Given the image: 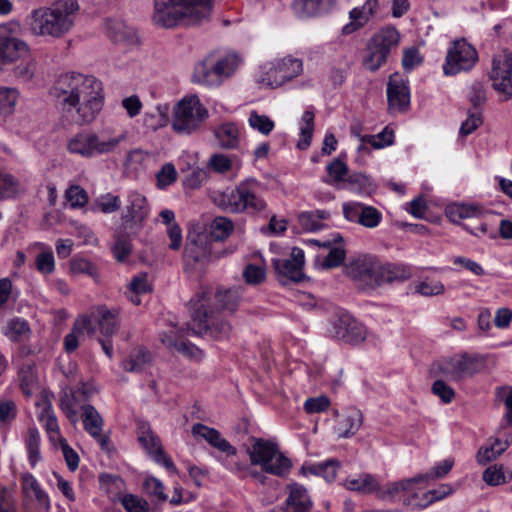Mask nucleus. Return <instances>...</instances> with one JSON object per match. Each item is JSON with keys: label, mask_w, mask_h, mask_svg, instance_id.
I'll list each match as a JSON object with an SVG mask.
<instances>
[{"label": "nucleus", "mask_w": 512, "mask_h": 512, "mask_svg": "<svg viewBox=\"0 0 512 512\" xmlns=\"http://www.w3.org/2000/svg\"><path fill=\"white\" fill-rule=\"evenodd\" d=\"M510 443H501V447L495 448L492 446L481 447L477 452V461L481 465H485L488 462L495 460L500 456L508 447Z\"/></svg>", "instance_id": "nucleus-55"}, {"label": "nucleus", "mask_w": 512, "mask_h": 512, "mask_svg": "<svg viewBox=\"0 0 512 512\" xmlns=\"http://www.w3.org/2000/svg\"><path fill=\"white\" fill-rule=\"evenodd\" d=\"M152 360L150 352L138 347L133 349L127 359L122 363L123 369L127 372H141L150 365Z\"/></svg>", "instance_id": "nucleus-38"}, {"label": "nucleus", "mask_w": 512, "mask_h": 512, "mask_svg": "<svg viewBox=\"0 0 512 512\" xmlns=\"http://www.w3.org/2000/svg\"><path fill=\"white\" fill-rule=\"evenodd\" d=\"M30 333V328L27 321L16 318L12 319L7 323V329L5 331V335L11 341H19L23 337L27 336Z\"/></svg>", "instance_id": "nucleus-50"}, {"label": "nucleus", "mask_w": 512, "mask_h": 512, "mask_svg": "<svg viewBox=\"0 0 512 512\" xmlns=\"http://www.w3.org/2000/svg\"><path fill=\"white\" fill-rule=\"evenodd\" d=\"M303 63L300 59L290 56L278 60L261 77L260 82L268 87L276 88L300 75Z\"/></svg>", "instance_id": "nucleus-16"}, {"label": "nucleus", "mask_w": 512, "mask_h": 512, "mask_svg": "<svg viewBox=\"0 0 512 512\" xmlns=\"http://www.w3.org/2000/svg\"><path fill=\"white\" fill-rule=\"evenodd\" d=\"M363 416L360 410L352 408L345 412L337 421L335 430L339 437L348 438L353 436L361 427Z\"/></svg>", "instance_id": "nucleus-31"}, {"label": "nucleus", "mask_w": 512, "mask_h": 512, "mask_svg": "<svg viewBox=\"0 0 512 512\" xmlns=\"http://www.w3.org/2000/svg\"><path fill=\"white\" fill-rule=\"evenodd\" d=\"M18 98L15 89L0 88V114L8 115L12 113Z\"/></svg>", "instance_id": "nucleus-54"}, {"label": "nucleus", "mask_w": 512, "mask_h": 512, "mask_svg": "<svg viewBox=\"0 0 512 512\" xmlns=\"http://www.w3.org/2000/svg\"><path fill=\"white\" fill-rule=\"evenodd\" d=\"M328 217L329 213L324 210L306 211L302 212L298 216V221L304 230L316 231L320 230L323 227L320 221L327 219Z\"/></svg>", "instance_id": "nucleus-44"}, {"label": "nucleus", "mask_w": 512, "mask_h": 512, "mask_svg": "<svg viewBox=\"0 0 512 512\" xmlns=\"http://www.w3.org/2000/svg\"><path fill=\"white\" fill-rule=\"evenodd\" d=\"M453 492V489L448 484H441L438 488L432 489L422 493V500L415 501L413 504V508H426L431 503L441 500L444 497L450 495Z\"/></svg>", "instance_id": "nucleus-45"}, {"label": "nucleus", "mask_w": 512, "mask_h": 512, "mask_svg": "<svg viewBox=\"0 0 512 512\" xmlns=\"http://www.w3.org/2000/svg\"><path fill=\"white\" fill-rule=\"evenodd\" d=\"M389 111L405 112L410 105V91L407 82L398 74L390 76L387 84Z\"/></svg>", "instance_id": "nucleus-20"}, {"label": "nucleus", "mask_w": 512, "mask_h": 512, "mask_svg": "<svg viewBox=\"0 0 512 512\" xmlns=\"http://www.w3.org/2000/svg\"><path fill=\"white\" fill-rule=\"evenodd\" d=\"M249 125L263 135H268L274 129V122L266 115L251 111L248 119Z\"/></svg>", "instance_id": "nucleus-51"}, {"label": "nucleus", "mask_w": 512, "mask_h": 512, "mask_svg": "<svg viewBox=\"0 0 512 512\" xmlns=\"http://www.w3.org/2000/svg\"><path fill=\"white\" fill-rule=\"evenodd\" d=\"M303 265L304 252L297 247L292 249L290 259L273 260V266L279 276L293 282H300L304 278Z\"/></svg>", "instance_id": "nucleus-22"}, {"label": "nucleus", "mask_w": 512, "mask_h": 512, "mask_svg": "<svg viewBox=\"0 0 512 512\" xmlns=\"http://www.w3.org/2000/svg\"><path fill=\"white\" fill-rule=\"evenodd\" d=\"M210 65L212 66L211 73L213 85L219 86L222 82L229 78L237 69L239 60L236 55H226L217 58L214 55H209Z\"/></svg>", "instance_id": "nucleus-27"}, {"label": "nucleus", "mask_w": 512, "mask_h": 512, "mask_svg": "<svg viewBox=\"0 0 512 512\" xmlns=\"http://www.w3.org/2000/svg\"><path fill=\"white\" fill-rule=\"evenodd\" d=\"M208 115L199 97L189 95L174 106L171 127L177 134L190 135L202 127Z\"/></svg>", "instance_id": "nucleus-7"}, {"label": "nucleus", "mask_w": 512, "mask_h": 512, "mask_svg": "<svg viewBox=\"0 0 512 512\" xmlns=\"http://www.w3.org/2000/svg\"><path fill=\"white\" fill-rule=\"evenodd\" d=\"M82 422L85 431L93 438L100 437V433L103 431V418L96 410V408L90 404L82 406Z\"/></svg>", "instance_id": "nucleus-35"}, {"label": "nucleus", "mask_w": 512, "mask_h": 512, "mask_svg": "<svg viewBox=\"0 0 512 512\" xmlns=\"http://www.w3.org/2000/svg\"><path fill=\"white\" fill-rule=\"evenodd\" d=\"M217 146L224 150L238 149L240 145V130L233 122H225L213 129Z\"/></svg>", "instance_id": "nucleus-29"}, {"label": "nucleus", "mask_w": 512, "mask_h": 512, "mask_svg": "<svg viewBox=\"0 0 512 512\" xmlns=\"http://www.w3.org/2000/svg\"><path fill=\"white\" fill-rule=\"evenodd\" d=\"M234 230L233 222L223 216L215 217L210 224V236L215 241H224Z\"/></svg>", "instance_id": "nucleus-43"}, {"label": "nucleus", "mask_w": 512, "mask_h": 512, "mask_svg": "<svg viewBox=\"0 0 512 512\" xmlns=\"http://www.w3.org/2000/svg\"><path fill=\"white\" fill-rule=\"evenodd\" d=\"M39 421L43 424L51 439L59 435V426L50 403H45L39 415Z\"/></svg>", "instance_id": "nucleus-49"}, {"label": "nucleus", "mask_w": 512, "mask_h": 512, "mask_svg": "<svg viewBox=\"0 0 512 512\" xmlns=\"http://www.w3.org/2000/svg\"><path fill=\"white\" fill-rule=\"evenodd\" d=\"M209 289L197 291L189 301L191 323L187 326V335H209L214 339H226L232 332V326L210 308Z\"/></svg>", "instance_id": "nucleus-3"}, {"label": "nucleus", "mask_w": 512, "mask_h": 512, "mask_svg": "<svg viewBox=\"0 0 512 512\" xmlns=\"http://www.w3.org/2000/svg\"><path fill=\"white\" fill-rule=\"evenodd\" d=\"M380 260L372 255H359L345 266V273L370 288L379 286Z\"/></svg>", "instance_id": "nucleus-12"}, {"label": "nucleus", "mask_w": 512, "mask_h": 512, "mask_svg": "<svg viewBox=\"0 0 512 512\" xmlns=\"http://www.w3.org/2000/svg\"><path fill=\"white\" fill-rule=\"evenodd\" d=\"M446 214L452 222L457 223L462 219L479 215L480 209L473 205L455 204L447 207Z\"/></svg>", "instance_id": "nucleus-46"}, {"label": "nucleus", "mask_w": 512, "mask_h": 512, "mask_svg": "<svg viewBox=\"0 0 512 512\" xmlns=\"http://www.w3.org/2000/svg\"><path fill=\"white\" fill-rule=\"evenodd\" d=\"M149 214V206L145 196L132 192L128 197V205L121 217L120 226L123 231L139 234Z\"/></svg>", "instance_id": "nucleus-15"}, {"label": "nucleus", "mask_w": 512, "mask_h": 512, "mask_svg": "<svg viewBox=\"0 0 512 512\" xmlns=\"http://www.w3.org/2000/svg\"><path fill=\"white\" fill-rule=\"evenodd\" d=\"M191 432L193 436H199L205 439L211 446L225 453L227 456H235L237 454V449L223 438L221 433L214 428L201 423H196L192 426Z\"/></svg>", "instance_id": "nucleus-25"}, {"label": "nucleus", "mask_w": 512, "mask_h": 512, "mask_svg": "<svg viewBox=\"0 0 512 512\" xmlns=\"http://www.w3.org/2000/svg\"><path fill=\"white\" fill-rule=\"evenodd\" d=\"M329 176L334 179V182L346 181L348 176V167L340 159H335L332 163L327 166Z\"/></svg>", "instance_id": "nucleus-64"}, {"label": "nucleus", "mask_w": 512, "mask_h": 512, "mask_svg": "<svg viewBox=\"0 0 512 512\" xmlns=\"http://www.w3.org/2000/svg\"><path fill=\"white\" fill-rule=\"evenodd\" d=\"M340 463L336 460H328L324 463H320L311 468V471L314 474L321 475L325 478L326 481L331 482L335 480L337 469L339 468Z\"/></svg>", "instance_id": "nucleus-57"}, {"label": "nucleus", "mask_w": 512, "mask_h": 512, "mask_svg": "<svg viewBox=\"0 0 512 512\" xmlns=\"http://www.w3.org/2000/svg\"><path fill=\"white\" fill-rule=\"evenodd\" d=\"M411 276V269L404 264H383L380 262L379 286L383 283L404 281Z\"/></svg>", "instance_id": "nucleus-36"}, {"label": "nucleus", "mask_w": 512, "mask_h": 512, "mask_svg": "<svg viewBox=\"0 0 512 512\" xmlns=\"http://www.w3.org/2000/svg\"><path fill=\"white\" fill-rule=\"evenodd\" d=\"M478 60V55L465 40L454 41L448 50L443 71L446 75H456L461 71L471 69Z\"/></svg>", "instance_id": "nucleus-13"}, {"label": "nucleus", "mask_w": 512, "mask_h": 512, "mask_svg": "<svg viewBox=\"0 0 512 512\" xmlns=\"http://www.w3.org/2000/svg\"><path fill=\"white\" fill-rule=\"evenodd\" d=\"M66 198L73 208L83 207L88 201L86 191L77 185L71 186L67 189Z\"/></svg>", "instance_id": "nucleus-59"}, {"label": "nucleus", "mask_w": 512, "mask_h": 512, "mask_svg": "<svg viewBox=\"0 0 512 512\" xmlns=\"http://www.w3.org/2000/svg\"><path fill=\"white\" fill-rule=\"evenodd\" d=\"M265 276V269L254 264H248L243 271L245 282L250 285L262 283L265 280Z\"/></svg>", "instance_id": "nucleus-58"}, {"label": "nucleus", "mask_w": 512, "mask_h": 512, "mask_svg": "<svg viewBox=\"0 0 512 512\" xmlns=\"http://www.w3.org/2000/svg\"><path fill=\"white\" fill-rule=\"evenodd\" d=\"M84 331H87L89 334L94 333L91 318L86 315L77 319L71 332L64 337V349L66 352L71 353L77 349Z\"/></svg>", "instance_id": "nucleus-33"}, {"label": "nucleus", "mask_w": 512, "mask_h": 512, "mask_svg": "<svg viewBox=\"0 0 512 512\" xmlns=\"http://www.w3.org/2000/svg\"><path fill=\"white\" fill-rule=\"evenodd\" d=\"M432 392L444 403H450L455 397L454 389L442 379H438L433 383Z\"/></svg>", "instance_id": "nucleus-61"}, {"label": "nucleus", "mask_w": 512, "mask_h": 512, "mask_svg": "<svg viewBox=\"0 0 512 512\" xmlns=\"http://www.w3.org/2000/svg\"><path fill=\"white\" fill-rule=\"evenodd\" d=\"M303 125L300 128L302 139L298 142V148L300 150L307 149L312 140L313 130H314V113L310 110H307L303 113L302 116Z\"/></svg>", "instance_id": "nucleus-48"}, {"label": "nucleus", "mask_w": 512, "mask_h": 512, "mask_svg": "<svg viewBox=\"0 0 512 512\" xmlns=\"http://www.w3.org/2000/svg\"><path fill=\"white\" fill-rule=\"evenodd\" d=\"M343 237L340 234H336L332 239L320 242L318 240H311V243L329 249L328 255L322 262L324 269H332L339 267L346 258V251L344 246L341 244Z\"/></svg>", "instance_id": "nucleus-26"}, {"label": "nucleus", "mask_w": 512, "mask_h": 512, "mask_svg": "<svg viewBox=\"0 0 512 512\" xmlns=\"http://www.w3.org/2000/svg\"><path fill=\"white\" fill-rule=\"evenodd\" d=\"M311 508L312 502L307 490L296 483L290 485L282 512H311Z\"/></svg>", "instance_id": "nucleus-28"}, {"label": "nucleus", "mask_w": 512, "mask_h": 512, "mask_svg": "<svg viewBox=\"0 0 512 512\" xmlns=\"http://www.w3.org/2000/svg\"><path fill=\"white\" fill-rule=\"evenodd\" d=\"M21 30V24L17 21L0 26V70L3 66L30 54L27 42L16 37Z\"/></svg>", "instance_id": "nucleus-11"}, {"label": "nucleus", "mask_w": 512, "mask_h": 512, "mask_svg": "<svg viewBox=\"0 0 512 512\" xmlns=\"http://www.w3.org/2000/svg\"><path fill=\"white\" fill-rule=\"evenodd\" d=\"M98 325L105 336L113 335L119 327L118 310L108 309L106 306L97 307Z\"/></svg>", "instance_id": "nucleus-39"}, {"label": "nucleus", "mask_w": 512, "mask_h": 512, "mask_svg": "<svg viewBox=\"0 0 512 512\" xmlns=\"http://www.w3.org/2000/svg\"><path fill=\"white\" fill-rule=\"evenodd\" d=\"M427 477V475H417L412 478L389 483L385 486L378 484V490H376L375 494L381 500L392 501L400 492L406 493V491H410L413 485L422 484Z\"/></svg>", "instance_id": "nucleus-30"}, {"label": "nucleus", "mask_w": 512, "mask_h": 512, "mask_svg": "<svg viewBox=\"0 0 512 512\" xmlns=\"http://www.w3.org/2000/svg\"><path fill=\"white\" fill-rule=\"evenodd\" d=\"M483 480L488 485L497 486L505 483L506 477L501 466L493 465L483 472Z\"/></svg>", "instance_id": "nucleus-63"}, {"label": "nucleus", "mask_w": 512, "mask_h": 512, "mask_svg": "<svg viewBox=\"0 0 512 512\" xmlns=\"http://www.w3.org/2000/svg\"><path fill=\"white\" fill-rule=\"evenodd\" d=\"M343 214L348 221L358 223L366 228H375L382 219L381 213L375 207L359 202L345 203Z\"/></svg>", "instance_id": "nucleus-21"}, {"label": "nucleus", "mask_w": 512, "mask_h": 512, "mask_svg": "<svg viewBox=\"0 0 512 512\" xmlns=\"http://www.w3.org/2000/svg\"><path fill=\"white\" fill-rule=\"evenodd\" d=\"M138 441L157 463L165 466L170 471L176 470L171 458L165 454L160 439L153 433L148 424L139 423Z\"/></svg>", "instance_id": "nucleus-19"}, {"label": "nucleus", "mask_w": 512, "mask_h": 512, "mask_svg": "<svg viewBox=\"0 0 512 512\" xmlns=\"http://www.w3.org/2000/svg\"><path fill=\"white\" fill-rule=\"evenodd\" d=\"M330 333L350 344H358L366 338L364 326L348 313L339 314L332 320Z\"/></svg>", "instance_id": "nucleus-18"}, {"label": "nucleus", "mask_w": 512, "mask_h": 512, "mask_svg": "<svg viewBox=\"0 0 512 512\" xmlns=\"http://www.w3.org/2000/svg\"><path fill=\"white\" fill-rule=\"evenodd\" d=\"M203 289H209L211 293V302L210 308H213L215 312L220 310H229L234 311L239 303V297L236 291L227 290V291H218L216 294H213L212 289L209 287H201L199 291Z\"/></svg>", "instance_id": "nucleus-34"}, {"label": "nucleus", "mask_w": 512, "mask_h": 512, "mask_svg": "<svg viewBox=\"0 0 512 512\" xmlns=\"http://www.w3.org/2000/svg\"><path fill=\"white\" fill-rule=\"evenodd\" d=\"M399 43V33L394 27H385L368 42L363 66L369 71L378 70L386 61L393 48Z\"/></svg>", "instance_id": "nucleus-10"}, {"label": "nucleus", "mask_w": 512, "mask_h": 512, "mask_svg": "<svg viewBox=\"0 0 512 512\" xmlns=\"http://www.w3.org/2000/svg\"><path fill=\"white\" fill-rule=\"evenodd\" d=\"M394 133L392 130L385 128L382 132L377 135H364L361 137L362 143H369L374 148L379 149L384 146L390 145L393 143Z\"/></svg>", "instance_id": "nucleus-52"}, {"label": "nucleus", "mask_w": 512, "mask_h": 512, "mask_svg": "<svg viewBox=\"0 0 512 512\" xmlns=\"http://www.w3.org/2000/svg\"><path fill=\"white\" fill-rule=\"evenodd\" d=\"M51 95L62 111H74L75 120L80 124L92 122L103 106L101 81L80 73L60 75L52 87Z\"/></svg>", "instance_id": "nucleus-1"}, {"label": "nucleus", "mask_w": 512, "mask_h": 512, "mask_svg": "<svg viewBox=\"0 0 512 512\" xmlns=\"http://www.w3.org/2000/svg\"><path fill=\"white\" fill-rule=\"evenodd\" d=\"M445 288L440 281L425 280L416 286V291L423 296H436L443 294Z\"/></svg>", "instance_id": "nucleus-60"}, {"label": "nucleus", "mask_w": 512, "mask_h": 512, "mask_svg": "<svg viewBox=\"0 0 512 512\" xmlns=\"http://www.w3.org/2000/svg\"><path fill=\"white\" fill-rule=\"evenodd\" d=\"M107 33L115 43L135 44L138 42L135 30L121 21H110L107 24Z\"/></svg>", "instance_id": "nucleus-37"}, {"label": "nucleus", "mask_w": 512, "mask_h": 512, "mask_svg": "<svg viewBox=\"0 0 512 512\" xmlns=\"http://www.w3.org/2000/svg\"><path fill=\"white\" fill-rule=\"evenodd\" d=\"M512 53L504 49L495 55L492 61V71L490 78L493 88L501 95L503 100L512 97Z\"/></svg>", "instance_id": "nucleus-14"}, {"label": "nucleus", "mask_w": 512, "mask_h": 512, "mask_svg": "<svg viewBox=\"0 0 512 512\" xmlns=\"http://www.w3.org/2000/svg\"><path fill=\"white\" fill-rule=\"evenodd\" d=\"M485 365L486 358L484 356L462 353L439 361L437 370L447 380L460 382L481 372Z\"/></svg>", "instance_id": "nucleus-9"}, {"label": "nucleus", "mask_w": 512, "mask_h": 512, "mask_svg": "<svg viewBox=\"0 0 512 512\" xmlns=\"http://www.w3.org/2000/svg\"><path fill=\"white\" fill-rule=\"evenodd\" d=\"M258 187L255 179L242 181L234 189L220 195V206L231 213H260L265 210L266 203L257 195Z\"/></svg>", "instance_id": "nucleus-5"}, {"label": "nucleus", "mask_w": 512, "mask_h": 512, "mask_svg": "<svg viewBox=\"0 0 512 512\" xmlns=\"http://www.w3.org/2000/svg\"><path fill=\"white\" fill-rule=\"evenodd\" d=\"M22 392L30 397L38 389L37 376L32 363H24L18 373Z\"/></svg>", "instance_id": "nucleus-42"}, {"label": "nucleus", "mask_w": 512, "mask_h": 512, "mask_svg": "<svg viewBox=\"0 0 512 512\" xmlns=\"http://www.w3.org/2000/svg\"><path fill=\"white\" fill-rule=\"evenodd\" d=\"M344 485L351 491L363 494L376 493V490H378V482L371 474H361L357 478H348Z\"/></svg>", "instance_id": "nucleus-41"}, {"label": "nucleus", "mask_w": 512, "mask_h": 512, "mask_svg": "<svg viewBox=\"0 0 512 512\" xmlns=\"http://www.w3.org/2000/svg\"><path fill=\"white\" fill-rule=\"evenodd\" d=\"M211 7V0H155L153 21L165 28L181 21L198 24L208 19Z\"/></svg>", "instance_id": "nucleus-4"}, {"label": "nucleus", "mask_w": 512, "mask_h": 512, "mask_svg": "<svg viewBox=\"0 0 512 512\" xmlns=\"http://www.w3.org/2000/svg\"><path fill=\"white\" fill-rule=\"evenodd\" d=\"M39 442L40 435L38 430L36 428H30L28 431L26 445L29 453V460L33 466L40 459Z\"/></svg>", "instance_id": "nucleus-56"}, {"label": "nucleus", "mask_w": 512, "mask_h": 512, "mask_svg": "<svg viewBox=\"0 0 512 512\" xmlns=\"http://www.w3.org/2000/svg\"><path fill=\"white\" fill-rule=\"evenodd\" d=\"M210 69H212V66L210 65V59L208 55L195 65L192 74V81L194 83H199L205 86H214Z\"/></svg>", "instance_id": "nucleus-47"}, {"label": "nucleus", "mask_w": 512, "mask_h": 512, "mask_svg": "<svg viewBox=\"0 0 512 512\" xmlns=\"http://www.w3.org/2000/svg\"><path fill=\"white\" fill-rule=\"evenodd\" d=\"M121 504L127 512H148L150 508L145 499L133 494H125L121 498Z\"/></svg>", "instance_id": "nucleus-53"}, {"label": "nucleus", "mask_w": 512, "mask_h": 512, "mask_svg": "<svg viewBox=\"0 0 512 512\" xmlns=\"http://www.w3.org/2000/svg\"><path fill=\"white\" fill-rule=\"evenodd\" d=\"M123 139L124 135L110 137L104 131L100 133L84 132L71 138L67 149L72 154L84 158H94L114 152Z\"/></svg>", "instance_id": "nucleus-8"}, {"label": "nucleus", "mask_w": 512, "mask_h": 512, "mask_svg": "<svg viewBox=\"0 0 512 512\" xmlns=\"http://www.w3.org/2000/svg\"><path fill=\"white\" fill-rule=\"evenodd\" d=\"M21 490L25 500H35L39 510L50 511V499L32 474L25 473L21 476Z\"/></svg>", "instance_id": "nucleus-24"}, {"label": "nucleus", "mask_w": 512, "mask_h": 512, "mask_svg": "<svg viewBox=\"0 0 512 512\" xmlns=\"http://www.w3.org/2000/svg\"><path fill=\"white\" fill-rule=\"evenodd\" d=\"M378 0H367L362 7H355L349 12L350 22L342 28L344 35H349L364 27L378 10Z\"/></svg>", "instance_id": "nucleus-23"}, {"label": "nucleus", "mask_w": 512, "mask_h": 512, "mask_svg": "<svg viewBox=\"0 0 512 512\" xmlns=\"http://www.w3.org/2000/svg\"><path fill=\"white\" fill-rule=\"evenodd\" d=\"M335 0H294L292 8L299 17H312L328 12Z\"/></svg>", "instance_id": "nucleus-32"}, {"label": "nucleus", "mask_w": 512, "mask_h": 512, "mask_svg": "<svg viewBox=\"0 0 512 512\" xmlns=\"http://www.w3.org/2000/svg\"><path fill=\"white\" fill-rule=\"evenodd\" d=\"M251 446L247 448L252 465H260L266 473L283 477L289 473L292 464L272 441L252 437Z\"/></svg>", "instance_id": "nucleus-6"}, {"label": "nucleus", "mask_w": 512, "mask_h": 512, "mask_svg": "<svg viewBox=\"0 0 512 512\" xmlns=\"http://www.w3.org/2000/svg\"><path fill=\"white\" fill-rule=\"evenodd\" d=\"M137 235L138 234H132L130 232L123 231V227L119 226L115 235V244L113 246V253L118 261H125L131 254V239Z\"/></svg>", "instance_id": "nucleus-40"}, {"label": "nucleus", "mask_w": 512, "mask_h": 512, "mask_svg": "<svg viewBox=\"0 0 512 512\" xmlns=\"http://www.w3.org/2000/svg\"><path fill=\"white\" fill-rule=\"evenodd\" d=\"M482 115L478 111H469L467 119L461 124L460 135L467 136L473 133L482 124Z\"/></svg>", "instance_id": "nucleus-62"}, {"label": "nucleus", "mask_w": 512, "mask_h": 512, "mask_svg": "<svg viewBox=\"0 0 512 512\" xmlns=\"http://www.w3.org/2000/svg\"><path fill=\"white\" fill-rule=\"evenodd\" d=\"M78 9L76 0H59L33 9L25 18V26L33 36L61 39L72 29Z\"/></svg>", "instance_id": "nucleus-2"}, {"label": "nucleus", "mask_w": 512, "mask_h": 512, "mask_svg": "<svg viewBox=\"0 0 512 512\" xmlns=\"http://www.w3.org/2000/svg\"><path fill=\"white\" fill-rule=\"evenodd\" d=\"M232 252L233 249L230 251L224 250L222 253H213L211 243L207 236L204 234H196L188 236L187 238L184 249V260L187 265L194 266L197 263H202L212 258L218 259L221 256Z\"/></svg>", "instance_id": "nucleus-17"}]
</instances>
